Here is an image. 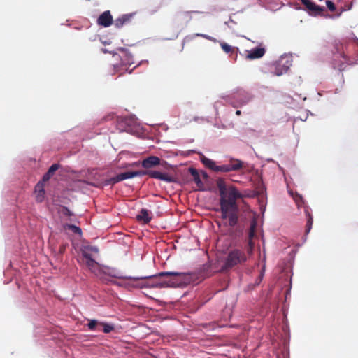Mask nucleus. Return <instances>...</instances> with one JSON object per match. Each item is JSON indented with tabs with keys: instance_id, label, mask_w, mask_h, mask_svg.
<instances>
[{
	"instance_id": "12",
	"label": "nucleus",
	"mask_w": 358,
	"mask_h": 358,
	"mask_svg": "<svg viewBox=\"0 0 358 358\" xmlns=\"http://www.w3.org/2000/svg\"><path fill=\"white\" fill-rule=\"evenodd\" d=\"M97 24L108 27L113 24V17L109 10L104 11L97 19Z\"/></svg>"
},
{
	"instance_id": "5",
	"label": "nucleus",
	"mask_w": 358,
	"mask_h": 358,
	"mask_svg": "<svg viewBox=\"0 0 358 358\" xmlns=\"http://www.w3.org/2000/svg\"><path fill=\"white\" fill-rule=\"evenodd\" d=\"M245 261L246 255L243 250L240 249L231 250L225 258L222 270L224 271L232 268L238 264L244 263Z\"/></svg>"
},
{
	"instance_id": "10",
	"label": "nucleus",
	"mask_w": 358,
	"mask_h": 358,
	"mask_svg": "<svg viewBox=\"0 0 358 358\" xmlns=\"http://www.w3.org/2000/svg\"><path fill=\"white\" fill-rule=\"evenodd\" d=\"M161 159L157 156H150L145 159H144L141 162V166L145 169V170H150V169L154 168L160 164Z\"/></svg>"
},
{
	"instance_id": "28",
	"label": "nucleus",
	"mask_w": 358,
	"mask_h": 358,
	"mask_svg": "<svg viewBox=\"0 0 358 358\" xmlns=\"http://www.w3.org/2000/svg\"><path fill=\"white\" fill-rule=\"evenodd\" d=\"M100 327H103L102 331L106 334L111 332L114 329V327L108 323L100 322Z\"/></svg>"
},
{
	"instance_id": "19",
	"label": "nucleus",
	"mask_w": 358,
	"mask_h": 358,
	"mask_svg": "<svg viewBox=\"0 0 358 358\" xmlns=\"http://www.w3.org/2000/svg\"><path fill=\"white\" fill-rule=\"evenodd\" d=\"M136 220L138 222H143L144 224L149 223L152 220L150 212L147 209L142 208L139 214L137 215Z\"/></svg>"
},
{
	"instance_id": "22",
	"label": "nucleus",
	"mask_w": 358,
	"mask_h": 358,
	"mask_svg": "<svg viewBox=\"0 0 358 358\" xmlns=\"http://www.w3.org/2000/svg\"><path fill=\"white\" fill-rule=\"evenodd\" d=\"M59 165L58 164H53L48 170V171L43 175L42 180L45 182L48 181L50 178L53 176L55 172L58 170Z\"/></svg>"
},
{
	"instance_id": "20",
	"label": "nucleus",
	"mask_w": 358,
	"mask_h": 358,
	"mask_svg": "<svg viewBox=\"0 0 358 358\" xmlns=\"http://www.w3.org/2000/svg\"><path fill=\"white\" fill-rule=\"evenodd\" d=\"M257 227V222L255 218H252L250 223V229L248 231V244L250 248H252V238L255 236V231Z\"/></svg>"
},
{
	"instance_id": "2",
	"label": "nucleus",
	"mask_w": 358,
	"mask_h": 358,
	"mask_svg": "<svg viewBox=\"0 0 358 358\" xmlns=\"http://www.w3.org/2000/svg\"><path fill=\"white\" fill-rule=\"evenodd\" d=\"M217 186L220 196L221 217L224 220L227 219L229 226L234 227L238 222L239 207L237 200L243 199V194L234 185L227 187L223 178L217 180Z\"/></svg>"
},
{
	"instance_id": "14",
	"label": "nucleus",
	"mask_w": 358,
	"mask_h": 358,
	"mask_svg": "<svg viewBox=\"0 0 358 358\" xmlns=\"http://www.w3.org/2000/svg\"><path fill=\"white\" fill-rule=\"evenodd\" d=\"M266 50L264 48H255L254 49H252L251 50H246L245 51V57L248 59H259L264 56L265 54Z\"/></svg>"
},
{
	"instance_id": "36",
	"label": "nucleus",
	"mask_w": 358,
	"mask_h": 358,
	"mask_svg": "<svg viewBox=\"0 0 358 358\" xmlns=\"http://www.w3.org/2000/svg\"><path fill=\"white\" fill-rule=\"evenodd\" d=\"M64 214L69 215V216H71L72 215L71 212L67 208L65 207L64 208Z\"/></svg>"
},
{
	"instance_id": "6",
	"label": "nucleus",
	"mask_w": 358,
	"mask_h": 358,
	"mask_svg": "<svg viewBox=\"0 0 358 358\" xmlns=\"http://www.w3.org/2000/svg\"><path fill=\"white\" fill-rule=\"evenodd\" d=\"M292 64V59L291 55H282L273 64V67L274 68L273 73L275 76H282L288 71Z\"/></svg>"
},
{
	"instance_id": "11",
	"label": "nucleus",
	"mask_w": 358,
	"mask_h": 358,
	"mask_svg": "<svg viewBox=\"0 0 358 358\" xmlns=\"http://www.w3.org/2000/svg\"><path fill=\"white\" fill-rule=\"evenodd\" d=\"M302 2L312 15H320L324 10V8L320 7L310 0H302Z\"/></svg>"
},
{
	"instance_id": "8",
	"label": "nucleus",
	"mask_w": 358,
	"mask_h": 358,
	"mask_svg": "<svg viewBox=\"0 0 358 358\" xmlns=\"http://www.w3.org/2000/svg\"><path fill=\"white\" fill-rule=\"evenodd\" d=\"M243 166V162L238 159H231L228 164L220 165L217 167L220 172L236 171L241 169Z\"/></svg>"
},
{
	"instance_id": "4",
	"label": "nucleus",
	"mask_w": 358,
	"mask_h": 358,
	"mask_svg": "<svg viewBox=\"0 0 358 358\" xmlns=\"http://www.w3.org/2000/svg\"><path fill=\"white\" fill-rule=\"evenodd\" d=\"M336 51L334 53V59L333 62V67L335 69H338L339 71H342L345 68V63L350 64L351 61L349 57V51L348 46H345V50L342 44L336 45Z\"/></svg>"
},
{
	"instance_id": "27",
	"label": "nucleus",
	"mask_w": 358,
	"mask_h": 358,
	"mask_svg": "<svg viewBox=\"0 0 358 358\" xmlns=\"http://www.w3.org/2000/svg\"><path fill=\"white\" fill-rule=\"evenodd\" d=\"M64 228L65 229H70L73 233L77 234H81V233H82L81 229L79 228L78 227H76V225H73V224H66L64 226Z\"/></svg>"
},
{
	"instance_id": "32",
	"label": "nucleus",
	"mask_w": 358,
	"mask_h": 358,
	"mask_svg": "<svg viewBox=\"0 0 358 358\" xmlns=\"http://www.w3.org/2000/svg\"><path fill=\"white\" fill-rule=\"evenodd\" d=\"M326 5H327V7L328 8V9L331 11V12H334L336 10V6L335 4L330 0H327L326 1Z\"/></svg>"
},
{
	"instance_id": "38",
	"label": "nucleus",
	"mask_w": 358,
	"mask_h": 358,
	"mask_svg": "<svg viewBox=\"0 0 358 358\" xmlns=\"http://www.w3.org/2000/svg\"><path fill=\"white\" fill-rule=\"evenodd\" d=\"M131 121V117H125V118H124V122H125V123H127H127H129V122H130Z\"/></svg>"
},
{
	"instance_id": "17",
	"label": "nucleus",
	"mask_w": 358,
	"mask_h": 358,
	"mask_svg": "<svg viewBox=\"0 0 358 358\" xmlns=\"http://www.w3.org/2000/svg\"><path fill=\"white\" fill-rule=\"evenodd\" d=\"M132 17H133V14H125V15H122V16L117 17L114 21V24H115V27L121 28L124 24L129 23L131 20Z\"/></svg>"
},
{
	"instance_id": "18",
	"label": "nucleus",
	"mask_w": 358,
	"mask_h": 358,
	"mask_svg": "<svg viewBox=\"0 0 358 358\" xmlns=\"http://www.w3.org/2000/svg\"><path fill=\"white\" fill-rule=\"evenodd\" d=\"M120 52L122 53V55L120 56L122 65H131L134 63L133 56L129 52H128L125 49L121 48Z\"/></svg>"
},
{
	"instance_id": "23",
	"label": "nucleus",
	"mask_w": 358,
	"mask_h": 358,
	"mask_svg": "<svg viewBox=\"0 0 358 358\" xmlns=\"http://www.w3.org/2000/svg\"><path fill=\"white\" fill-rule=\"evenodd\" d=\"M202 163L208 168L216 171L220 172V171H217V167H219V166H217L214 161H213L210 159H208L207 157H203L201 159Z\"/></svg>"
},
{
	"instance_id": "25",
	"label": "nucleus",
	"mask_w": 358,
	"mask_h": 358,
	"mask_svg": "<svg viewBox=\"0 0 358 358\" xmlns=\"http://www.w3.org/2000/svg\"><path fill=\"white\" fill-rule=\"evenodd\" d=\"M305 212H306V217H307V223H306V233H309V231L311 229L312 225H313V216L310 215V213L308 212V210H306Z\"/></svg>"
},
{
	"instance_id": "34",
	"label": "nucleus",
	"mask_w": 358,
	"mask_h": 358,
	"mask_svg": "<svg viewBox=\"0 0 358 358\" xmlns=\"http://www.w3.org/2000/svg\"><path fill=\"white\" fill-rule=\"evenodd\" d=\"M66 246H67V244H62V245L59 246V253L60 255H62L66 249Z\"/></svg>"
},
{
	"instance_id": "26",
	"label": "nucleus",
	"mask_w": 358,
	"mask_h": 358,
	"mask_svg": "<svg viewBox=\"0 0 358 358\" xmlns=\"http://www.w3.org/2000/svg\"><path fill=\"white\" fill-rule=\"evenodd\" d=\"M87 327H88L89 329H90L92 331H94L96 329L99 330V329L98 327H100V322L96 320H90L89 323L87 324Z\"/></svg>"
},
{
	"instance_id": "37",
	"label": "nucleus",
	"mask_w": 358,
	"mask_h": 358,
	"mask_svg": "<svg viewBox=\"0 0 358 358\" xmlns=\"http://www.w3.org/2000/svg\"><path fill=\"white\" fill-rule=\"evenodd\" d=\"M201 174H202V176H203V179H205V180L208 179V174L206 172L203 171V172L201 173Z\"/></svg>"
},
{
	"instance_id": "29",
	"label": "nucleus",
	"mask_w": 358,
	"mask_h": 358,
	"mask_svg": "<svg viewBox=\"0 0 358 358\" xmlns=\"http://www.w3.org/2000/svg\"><path fill=\"white\" fill-rule=\"evenodd\" d=\"M282 4L280 0H273V2L270 1V10H277L281 7Z\"/></svg>"
},
{
	"instance_id": "3",
	"label": "nucleus",
	"mask_w": 358,
	"mask_h": 358,
	"mask_svg": "<svg viewBox=\"0 0 358 358\" xmlns=\"http://www.w3.org/2000/svg\"><path fill=\"white\" fill-rule=\"evenodd\" d=\"M143 176H148L151 178L159 179L167 182H172L174 180L173 177L167 173L153 170H141L136 171H127L117 174L116 176L106 180L105 181V185H113L126 179Z\"/></svg>"
},
{
	"instance_id": "1",
	"label": "nucleus",
	"mask_w": 358,
	"mask_h": 358,
	"mask_svg": "<svg viewBox=\"0 0 358 358\" xmlns=\"http://www.w3.org/2000/svg\"><path fill=\"white\" fill-rule=\"evenodd\" d=\"M132 280L133 285L136 287H177L187 285L191 282L189 274L178 272H160L150 276L125 277Z\"/></svg>"
},
{
	"instance_id": "15",
	"label": "nucleus",
	"mask_w": 358,
	"mask_h": 358,
	"mask_svg": "<svg viewBox=\"0 0 358 358\" xmlns=\"http://www.w3.org/2000/svg\"><path fill=\"white\" fill-rule=\"evenodd\" d=\"M189 172L193 177V180L196 184V186H197L199 190L204 191L206 189V187L200 178V175H199V172L197 171V170L194 168L191 167L189 169Z\"/></svg>"
},
{
	"instance_id": "21",
	"label": "nucleus",
	"mask_w": 358,
	"mask_h": 358,
	"mask_svg": "<svg viewBox=\"0 0 358 358\" xmlns=\"http://www.w3.org/2000/svg\"><path fill=\"white\" fill-rule=\"evenodd\" d=\"M78 261L80 264L85 265L91 271H94L98 266V263L92 257L84 259V262H81L80 260Z\"/></svg>"
},
{
	"instance_id": "35",
	"label": "nucleus",
	"mask_w": 358,
	"mask_h": 358,
	"mask_svg": "<svg viewBox=\"0 0 358 358\" xmlns=\"http://www.w3.org/2000/svg\"><path fill=\"white\" fill-rule=\"evenodd\" d=\"M198 13V11H185L182 14L189 18V20H190L192 19V13Z\"/></svg>"
},
{
	"instance_id": "9",
	"label": "nucleus",
	"mask_w": 358,
	"mask_h": 358,
	"mask_svg": "<svg viewBox=\"0 0 358 358\" xmlns=\"http://www.w3.org/2000/svg\"><path fill=\"white\" fill-rule=\"evenodd\" d=\"M275 345V350H273V354L275 355L276 358H288L289 354L285 348V345L282 343V340L275 341H272V345Z\"/></svg>"
},
{
	"instance_id": "41",
	"label": "nucleus",
	"mask_w": 358,
	"mask_h": 358,
	"mask_svg": "<svg viewBox=\"0 0 358 358\" xmlns=\"http://www.w3.org/2000/svg\"><path fill=\"white\" fill-rule=\"evenodd\" d=\"M302 99H303V100H306V96H304Z\"/></svg>"
},
{
	"instance_id": "16",
	"label": "nucleus",
	"mask_w": 358,
	"mask_h": 358,
	"mask_svg": "<svg viewBox=\"0 0 358 358\" xmlns=\"http://www.w3.org/2000/svg\"><path fill=\"white\" fill-rule=\"evenodd\" d=\"M45 182L39 181L35 186L36 200L37 202L41 203L45 196Z\"/></svg>"
},
{
	"instance_id": "31",
	"label": "nucleus",
	"mask_w": 358,
	"mask_h": 358,
	"mask_svg": "<svg viewBox=\"0 0 358 358\" xmlns=\"http://www.w3.org/2000/svg\"><path fill=\"white\" fill-rule=\"evenodd\" d=\"M220 45L223 51L226 53L231 52L234 50V48L226 43L222 42L220 43Z\"/></svg>"
},
{
	"instance_id": "39",
	"label": "nucleus",
	"mask_w": 358,
	"mask_h": 358,
	"mask_svg": "<svg viewBox=\"0 0 358 358\" xmlns=\"http://www.w3.org/2000/svg\"><path fill=\"white\" fill-rule=\"evenodd\" d=\"M241 110H236V115H241Z\"/></svg>"
},
{
	"instance_id": "24",
	"label": "nucleus",
	"mask_w": 358,
	"mask_h": 358,
	"mask_svg": "<svg viewBox=\"0 0 358 358\" xmlns=\"http://www.w3.org/2000/svg\"><path fill=\"white\" fill-rule=\"evenodd\" d=\"M290 194H291L292 196L293 197V199L294 200L297 207L299 208L302 207L304 203L302 196L300 195L299 194H298L297 192L294 194L293 192H291Z\"/></svg>"
},
{
	"instance_id": "33",
	"label": "nucleus",
	"mask_w": 358,
	"mask_h": 358,
	"mask_svg": "<svg viewBox=\"0 0 358 358\" xmlns=\"http://www.w3.org/2000/svg\"><path fill=\"white\" fill-rule=\"evenodd\" d=\"M288 275L287 273H282L281 274V276L280 277V279L278 280L279 281L280 280H282V282L280 283V285L282 283V282H285V283H287V281H288Z\"/></svg>"
},
{
	"instance_id": "13",
	"label": "nucleus",
	"mask_w": 358,
	"mask_h": 358,
	"mask_svg": "<svg viewBox=\"0 0 358 358\" xmlns=\"http://www.w3.org/2000/svg\"><path fill=\"white\" fill-rule=\"evenodd\" d=\"M80 251L81 257H80L78 260H80L81 262H84V259L92 257V252L98 253L99 249L96 246L86 245L83 246Z\"/></svg>"
},
{
	"instance_id": "30",
	"label": "nucleus",
	"mask_w": 358,
	"mask_h": 358,
	"mask_svg": "<svg viewBox=\"0 0 358 358\" xmlns=\"http://www.w3.org/2000/svg\"><path fill=\"white\" fill-rule=\"evenodd\" d=\"M195 36H201V37H203V38H204L206 39H208V40L212 41H215V39L213 38H212L211 36H209L208 35H206V34H194L192 36H187V37H185V39H184V41H186L189 40V38H194Z\"/></svg>"
},
{
	"instance_id": "7",
	"label": "nucleus",
	"mask_w": 358,
	"mask_h": 358,
	"mask_svg": "<svg viewBox=\"0 0 358 358\" xmlns=\"http://www.w3.org/2000/svg\"><path fill=\"white\" fill-rule=\"evenodd\" d=\"M232 98L235 101L231 102V105L234 108H238L248 103L251 99V96L244 90L238 89L232 94Z\"/></svg>"
},
{
	"instance_id": "40",
	"label": "nucleus",
	"mask_w": 358,
	"mask_h": 358,
	"mask_svg": "<svg viewBox=\"0 0 358 358\" xmlns=\"http://www.w3.org/2000/svg\"><path fill=\"white\" fill-rule=\"evenodd\" d=\"M341 12H340L337 15H338V16H340V15H341Z\"/></svg>"
}]
</instances>
